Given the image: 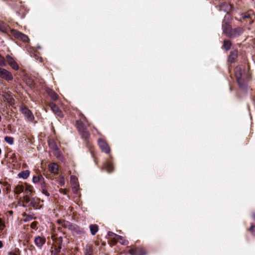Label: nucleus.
<instances>
[{
    "mask_svg": "<svg viewBox=\"0 0 255 255\" xmlns=\"http://www.w3.org/2000/svg\"><path fill=\"white\" fill-rule=\"evenodd\" d=\"M235 75L238 83L241 85L248 78L244 68L242 66L237 67L235 70Z\"/></svg>",
    "mask_w": 255,
    "mask_h": 255,
    "instance_id": "obj_1",
    "label": "nucleus"
},
{
    "mask_svg": "<svg viewBox=\"0 0 255 255\" xmlns=\"http://www.w3.org/2000/svg\"><path fill=\"white\" fill-rule=\"evenodd\" d=\"M53 240L55 241V243L52 247L51 253L54 255L59 254L61 249V244L63 242L62 237H54L52 236Z\"/></svg>",
    "mask_w": 255,
    "mask_h": 255,
    "instance_id": "obj_2",
    "label": "nucleus"
},
{
    "mask_svg": "<svg viewBox=\"0 0 255 255\" xmlns=\"http://www.w3.org/2000/svg\"><path fill=\"white\" fill-rule=\"evenodd\" d=\"M11 34L15 38L19 40H21L24 42L29 41V39L28 36L21 32L15 30L11 29L10 31Z\"/></svg>",
    "mask_w": 255,
    "mask_h": 255,
    "instance_id": "obj_3",
    "label": "nucleus"
},
{
    "mask_svg": "<svg viewBox=\"0 0 255 255\" xmlns=\"http://www.w3.org/2000/svg\"><path fill=\"white\" fill-rule=\"evenodd\" d=\"M22 202L25 206H31L35 209L38 207V200L31 197L23 198Z\"/></svg>",
    "mask_w": 255,
    "mask_h": 255,
    "instance_id": "obj_4",
    "label": "nucleus"
},
{
    "mask_svg": "<svg viewBox=\"0 0 255 255\" xmlns=\"http://www.w3.org/2000/svg\"><path fill=\"white\" fill-rule=\"evenodd\" d=\"M98 145L102 151L106 154L111 152V149L106 140L102 138H99L98 141Z\"/></svg>",
    "mask_w": 255,
    "mask_h": 255,
    "instance_id": "obj_5",
    "label": "nucleus"
},
{
    "mask_svg": "<svg viewBox=\"0 0 255 255\" xmlns=\"http://www.w3.org/2000/svg\"><path fill=\"white\" fill-rule=\"evenodd\" d=\"M0 77L7 81L13 79L11 73L5 69L0 67Z\"/></svg>",
    "mask_w": 255,
    "mask_h": 255,
    "instance_id": "obj_6",
    "label": "nucleus"
},
{
    "mask_svg": "<svg viewBox=\"0 0 255 255\" xmlns=\"http://www.w3.org/2000/svg\"><path fill=\"white\" fill-rule=\"evenodd\" d=\"M21 113L26 117L29 121H32L34 120V116L31 112L25 107H21Z\"/></svg>",
    "mask_w": 255,
    "mask_h": 255,
    "instance_id": "obj_7",
    "label": "nucleus"
},
{
    "mask_svg": "<svg viewBox=\"0 0 255 255\" xmlns=\"http://www.w3.org/2000/svg\"><path fill=\"white\" fill-rule=\"evenodd\" d=\"M49 106L50 107L53 112L57 116L63 118V115L62 111L59 109V107L53 102L50 103Z\"/></svg>",
    "mask_w": 255,
    "mask_h": 255,
    "instance_id": "obj_8",
    "label": "nucleus"
},
{
    "mask_svg": "<svg viewBox=\"0 0 255 255\" xmlns=\"http://www.w3.org/2000/svg\"><path fill=\"white\" fill-rule=\"evenodd\" d=\"M24 195L23 196L24 197H27L29 198L32 196V193L33 192V187L30 185L26 183H24Z\"/></svg>",
    "mask_w": 255,
    "mask_h": 255,
    "instance_id": "obj_9",
    "label": "nucleus"
},
{
    "mask_svg": "<svg viewBox=\"0 0 255 255\" xmlns=\"http://www.w3.org/2000/svg\"><path fill=\"white\" fill-rule=\"evenodd\" d=\"M244 31V29L242 27H237L234 29H232L231 32L229 35L230 38H234L238 37L241 35Z\"/></svg>",
    "mask_w": 255,
    "mask_h": 255,
    "instance_id": "obj_10",
    "label": "nucleus"
},
{
    "mask_svg": "<svg viewBox=\"0 0 255 255\" xmlns=\"http://www.w3.org/2000/svg\"><path fill=\"white\" fill-rule=\"evenodd\" d=\"M46 239L43 236H37L34 239L35 245L39 248H41L45 243Z\"/></svg>",
    "mask_w": 255,
    "mask_h": 255,
    "instance_id": "obj_11",
    "label": "nucleus"
},
{
    "mask_svg": "<svg viewBox=\"0 0 255 255\" xmlns=\"http://www.w3.org/2000/svg\"><path fill=\"white\" fill-rule=\"evenodd\" d=\"M32 181L34 183H39L41 188H43V186H44L45 184L44 178L41 174H38L37 176H34L32 178Z\"/></svg>",
    "mask_w": 255,
    "mask_h": 255,
    "instance_id": "obj_12",
    "label": "nucleus"
},
{
    "mask_svg": "<svg viewBox=\"0 0 255 255\" xmlns=\"http://www.w3.org/2000/svg\"><path fill=\"white\" fill-rule=\"evenodd\" d=\"M128 253L130 255H134L138 253L140 254V255H144L146 254L144 249L141 248L131 249L129 250Z\"/></svg>",
    "mask_w": 255,
    "mask_h": 255,
    "instance_id": "obj_13",
    "label": "nucleus"
},
{
    "mask_svg": "<svg viewBox=\"0 0 255 255\" xmlns=\"http://www.w3.org/2000/svg\"><path fill=\"white\" fill-rule=\"evenodd\" d=\"M6 59L9 65L14 70H18L19 66L14 59L10 56H6Z\"/></svg>",
    "mask_w": 255,
    "mask_h": 255,
    "instance_id": "obj_14",
    "label": "nucleus"
},
{
    "mask_svg": "<svg viewBox=\"0 0 255 255\" xmlns=\"http://www.w3.org/2000/svg\"><path fill=\"white\" fill-rule=\"evenodd\" d=\"M222 28L223 33H225L226 36L229 37L232 29L231 26L229 24L225 23L223 24Z\"/></svg>",
    "mask_w": 255,
    "mask_h": 255,
    "instance_id": "obj_15",
    "label": "nucleus"
},
{
    "mask_svg": "<svg viewBox=\"0 0 255 255\" xmlns=\"http://www.w3.org/2000/svg\"><path fill=\"white\" fill-rule=\"evenodd\" d=\"M238 57V51L234 50L231 51L228 58V61L231 63H234Z\"/></svg>",
    "mask_w": 255,
    "mask_h": 255,
    "instance_id": "obj_16",
    "label": "nucleus"
},
{
    "mask_svg": "<svg viewBox=\"0 0 255 255\" xmlns=\"http://www.w3.org/2000/svg\"><path fill=\"white\" fill-rule=\"evenodd\" d=\"M46 92L53 100L56 101L58 100V96L53 90L50 88H46Z\"/></svg>",
    "mask_w": 255,
    "mask_h": 255,
    "instance_id": "obj_17",
    "label": "nucleus"
},
{
    "mask_svg": "<svg viewBox=\"0 0 255 255\" xmlns=\"http://www.w3.org/2000/svg\"><path fill=\"white\" fill-rule=\"evenodd\" d=\"M49 170L53 174H57L58 172V165L55 163H52L48 166Z\"/></svg>",
    "mask_w": 255,
    "mask_h": 255,
    "instance_id": "obj_18",
    "label": "nucleus"
},
{
    "mask_svg": "<svg viewBox=\"0 0 255 255\" xmlns=\"http://www.w3.org/2000/svg\"><path fill=\"white\" fill-rule=\"evenodd\" d=\"M30 174V171L28 170L22 171L18 173V176L19 178L23 179H26L28 178Z\"/></svg>",
    "mask_w": 255,
    "mask_h": 255,
    "instance_id": "obj_19",
    "label": "nucleus"
},
{
    "mask_svg": "<svg viewBox=\"0 0 255 255\" xmlns=\"http://www.w3.org/2000/svg\"><path fill=\"white\" fill-rule=\"evenodd\" d=\"M76 125H77V128L79 132H80V131H83V130L86 129V128L84 126V124L80 120L77 121Z\"/></svg>",
    "mask_w": 255,
    "mask_h": 255,
    "instance_id": "obj_20",
    "label": "nucleus"
},
{
    "mask_svg": "<svg viewBox=\"0 0 255 255\" xmlns=\"http://www.w3.org/2000/svg\"><path fill=\"white\" fill-rule=\"evenodd\" d=\"M90 230L91 233L92 235H95L99 230V228L97 225H91L90 226Z\"/></svg>",
    "mask_w": 255,
    "mask_h": 255,
    "instance_id": "obj_21",
    "label": "nucleus"
},
{
    "mask_svg": "<svg viewBox=\"0 0 255 255\" xmlns=\"http://www.w3.org/2000/svg\"><path fill=\"white\" fill-rule=\"evenodd\" d=\"M24 185H17L14 188V192L16 194H19L24 191Z\"/></svg>",
    "mask_w": 255,
    "mask_h": 255,
    "instance_id": "obj_22",
    "label": "nucleus"
},
{
    "mask_svg": "<svg viewBox=\"0 0 255 255\" xmlns=\"http://www.w3.org/2000/svg\"><path fill=\"white\" fill-rule=\"evenodd\" d=\"M117 237V240L122 244V245H127L128 243V241L126 240L124 238L120 235H116Z\"/></svg>",
    "mask_w": 255,
    "mask_h": 255,
    "instance_id": "obj_23",
    "label": "nucleus"
},
{
    "mask_svg": "<svg viewBox=\"0 0 255 255\" xmlns=\"http://www.w3.org/2000/svg\"><path fill=\"white\" fill-rule=\"evenodd\" d=\"M105 168L107 172L110 173L114 170V166L112 163L107 162L105 165Z\"/></svg>",
    "mask_w": 255,
    "mask_h": 255,
    "instance_id": "obj_24",
    "label": "nucleus"
},
{
    "mask_svg": "<svg viewBox=\"0 0 255 255\" xmlns=\"http://www.w3.org/2000/svg\"><path fill=\"white\" fill-rule=\"evenodd\" d=\"M81 134L82 138L86 139L90 137V134L89 132L88 131L87 128L86 129L83 130V131H81L79 132Z\"/></svg>",
    "mask_w": 255,
    "mask_h": 255,
    "instance_id": "obj_25",
    "label": "nucleus"
},
{
    "mask_svg": "<svg viewBox=\"0 0 255 255\" xmlns=\"http://www.w3.org/2000/svg\"><path fill=\"white\" fill-rule=\"evenodd\" d=\"M232 45L231 42L228 40H225L223 42V47L226 50H228Z\"/></svg>",
    "mask_w": 255,
    "mask_h": 255,
    "instance_id": "obj_26",
    "label": "nucleus"
},
{
    "mask_svg": "<svg viewBox=\"0 0 255 255\" xmlns=\"http://www.w3.org/2000/svg\"><path fill=\"white\" fill-rule=\"evenodd\" d=\"M4 140L9 144L11 145L13 143V138L12 137L5 136L4 137Z\"/></svg>",
    "mask_w": 255,
    "mask_h": 255,
    "instance_id": "obj_27",
    "label": "nucleus"
},
{
    "mask_svg": "<svg viewBox=\"0 0 255 255\" xmlns=\"http://www.w3.org/2000/svg\"><path fill=\"white\" fill-rule=\"evenodd\" d=\"M6 30V28L4 26L3 23L0 21V31L2 32H5Z\"/></svg>",
    "mask_w": 255,
    "mask_h": 255,
    "instance_id": "obj_28",
    "label": "nucleus"
},
{
    "mask_svg": "<svg viewBox=\"0 0 255 255\" xmlns=\"http://www.w3.org/2000/svg\"><path fill=\"white\" fill-rule=\"evenodd\" d=\"M59 183L61 186H64L65 184V180L63 176H60L59 179Z\"/></svg>",
    "mask_w": 255,
    "mask_h": 255,
    "instance_id": "obj_29",
    "label": "nucleus"
},
{
    "mask_svg": "<svg viewBox=\"0 0 255 255\" xmlns=\"http://www.w3.org/2000/svg\"><path fill=\"white\" fill-rule=\"evenodd\" d=\"M70 180L71 182H73V183L76 184L77 183L78 179L75 176L72 175L70 177Z\"/></svg>",
    "mask_w": 255,
    "mask_h": 255,
    "instance_id": "obj_30",
    "label": "nucleus"
},
{
    "mask_svg": "<svg viewBox=\"0 0 255 255\" xmlns=\"http://www.w3.org/2000/svg\"><path fill=\"white\" fill-rule=\"evenodd\" d=\"M5 61L4 58L0 55V66H4Z\"/></svg>",
    "mask_w": 255,
    "mask_h": 255,
    "instance_id": "obj_31",
    "label": "nucleus"
},
{
    "mask_svg": "<svg viewBox=\"0 0 255 255\" xmlns=\"http://www.w3.org/2000/svg\"><path fill=\"white\" fill-rule=\"evenodd\" d=\"M42 189V193L45 194V195L49 196L50 195L49 193L48 192V191L45 189V184L44 185V186H43V188H41Z\"/></svg>",
    "mask_w": 255,
    "mask_h": 255,
    "instance_id": "obj_32",
    "label": "nucleus"
},
{
    "mask_svg": "<svg viewBox=\"0 0 255 255\" xmlns=\"http://www.w3.org/2000/svg\"><path fill=\"white\" fill-rule=\"evenodd\" d=\"M55 146V149L54 150V154H55V155L56 157H58L60 155V151H59L57 146Z\"/></svg>",
    "mask_w": 255,
    "mask_h": 255,
    "instance_id": "obj_33",
    "label": "nucleus"
},
{
    "mask_svg": "<svg viewBox=\"0 0 255 255\" xmlns=\"http://www.w3.org/2000/svg\"><path fill=\"white\" fill-rule=\"evenodd\" d=\"M5 227V226L4 222H3L2 219L0 218V231L3 230Z\"/></svg>",
    "mask_w": 255,
    "mask_h": 255,
    "instance_id": "obj_34",
    "label": "nucleus"
},
{
    "mask_svg": "<svg viewBox=\"0 0 255 255\" xmlns=\"http://www.w3.org/2000/svg\"><path fill=\"white\" fill-rule=\"evenodd\" d=\"M7 102L10 105H12L14 104V100L12 98H9L7 99Z\"/></svg>",
    "mask_w": 255,
    "mask_h": 255,
    "instance_id": "obj_35",
    "label": "nucleus"
},
{
    "mask_svg": "<svg viewBox=\"0 0 255 255\" xmlns=\"http://www.w3.org/2000/svg\"><path fill=\"white\" fill-rule=\"evenodd\" d=\"M59 191L61 193L64 194V195H67L69 192V191L68 190H67L66 189H60L59 190Z\"/></svg>",
    "mask_w": 255,
    "mask_h": 255,
    "instance_id": "obj_36",
    "label": "nucleus"
},
{
    "mask_svg": "<svg viewBox=\"0 0 255 255\" xmlns=\"http://www.w3.org/2000/svg\"><path fill=\"white\" fill-rule=\"evenodd\" d=\"M249 231L252 234L255 235V226L252 225L249 229Z\"/></svg>",
    "mask_w": 255,
    "mask_h": 255,
    "instance_id": "obj_37",
    "label": "nucleus"
},
{
    "mask_svg": "<svg viewBox=\"0 0 255 255\" xmlns=\"http://www.w3.org/2000/svg\"><path fill=\"white\" fill-rule=\"evenodd\" d=\"M37 226V223L36 222H32L31 225L30 227L33 229H35Z\"/></svg>",
    "mask_w": 255,
    "mask_h": 255,
    "instance_id": "obj_38",
    "label": "nucleus"
},
{
    "mask_svg": "<svg viewBox=\"0 0 255 255\" xmlns=\"http://www.w3.org/2000/svg\"><path fill=\"white\" fill-rule=\"evenodd\" d=\"M79 116L81 117H82V119H83V120H84L86 122H87V123L88 122V121H87V118H86V117H85V116H84V115L83 114H82V113H79Z\"/></svg>",
    "mask_w": 255,
    "mask_h": 255,
    "instance_id": "obj_39",
    "label": "nucleus"
},
{
    "mask_svg": "<svg viewBox=\"0 0 255 255\" xmlns=\"http://www.w3.org/2000/svg\"><path fill=\"white\" fill-rule=\"evenodd\" d=\"M55 146H56L55 145V144L54 143H51V144H50V146L51 147V148H52L53 150L55 149Z\"/></svg>",
    "mask_w": 255,
    "mask_h": 255,
    "instance_id": "obj_40",
    "label": "nucleus"
},
{
    "mask_svg": "<svg viewBox=\"0 0 255 255\" xmlns=\"http://www.w3.org/2000/svg\"><path fill=\"white\" fill-rule=\"evenodd\" d=\"M108 235H109V236H112L114 235V236H116V235H116V234H114V233H112V232H109L108 233Z\"/></svg>",
    "mask_w": 255,
    "mask_h": 255,
    "instance_id": "obj_41",
    "label": "nucleus"
},
{
    "mask_svg": "<svg viewBox=\"0 0 255 255\" xmlns=\"http://www.w3.org/2000/svg\"><path fill=\"white\" fill-rule=\"evenodd\" d=\"M7 214H8L9 215H10L11 216L12 215V214H13V211H7Z\"/></svg>",
    "mask_w": 255,
    "mask_h": 255,
    "instance_id": "obj_42",
    "label": "nucleus"
},
{
    "mask_svg": "<svg viewBox=\"0 0 255 255\" xmlns=\"http://www.w3.org/2000/svg\"><path fill=\"white\" fill-rule=\"evenodd\" d=\"M250 17V15L249 14H247V15H245L243 16V18H249Z\"/></svg>",
    "mask_w": 255,
    "mask_h": 255,
    "instance_id": "obj_43",
    "label": "nucleus"
},
{
    "mask_svg": "<svg viewBox=\"0 0 255 255\" xmlns=\"http://www.w3.org/2000/svg\"><path fill=\"white\" fill-rule=\"evenodd\" d=\"M227 5V6H229V7H230V9L231 8L232 5H231V4H230L229 5H228L227 3H225L224 4H223L222 5V6H223V5Z\"/></svg>",
    "mask_w": 255,
    "mask_h": 255,
    "instance_id": "obj_44",
    "label": "nucleus"
},
{
    "mask_svg": "<svg viewBox=\"0 0 255 255\" xmlns=\"http://www.w3.org/2000/svg\"><path fill=\"white\" fill-rule=\"evenodd\" d=\"M3 244L1 241H0V248L2 247Z\"/></svg>",
    "mask_w": 255,
    "mask_h": 255,
    "instance_id": "obj_45",
    "label": "nucleus"
},
{
    "mask_svg": "<svg viewBox=\"0 0 255 255\" xmlns=\"http://www.w3.org/2000/svg\"><path fill=\"white\" fill-rule=\"evenodd\" d=\"M9 255H15V254H12L10 253Z\"/></svg>",
    "mask_w": 255,
    "mask_h": 255,
    "instance_id": "obj_46",
    "label": "nucleus"
}]
</instances>
